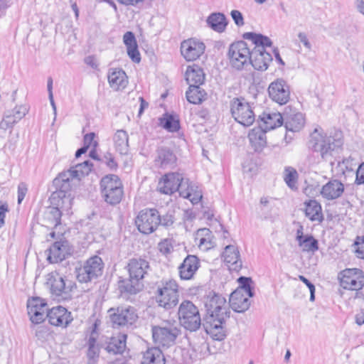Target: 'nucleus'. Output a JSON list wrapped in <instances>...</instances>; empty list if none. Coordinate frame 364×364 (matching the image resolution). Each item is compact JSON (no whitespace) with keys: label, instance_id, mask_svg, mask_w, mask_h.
I'll return each instance as SVG.
<instances>
[{"label":"nucleus","instance_id":"nucleus-1","mask_svg":"<svg viewBox=\"0 0 364 364\" xmlns=\"http://www.w3.org/2000/svg\"><path fill=\"white\" fill-rule=\"evenodd\" d=\"M204 303L208 314L203 323L205 331L210 333L214 340H224L227 334L223 324L230 315V311L225 307L226 299L213 291H210Z\"/></svg>","mask_w":364,"mask_h":364},{"label":"nucleus","instance_id":"nucleus-2","mask_svg":"<svg viewBox=\"0 0 364 364\" xmlns=\"http://www.w3.org/2000/svg\"><path fill=\"white\" fill-rule=\"evenodd\" d=\"M343 142L341 137L328 136L317 133V130L311 134L309 141V147L313 151L318 152L321 158L327 161L333 156V152L341 148Z\"/></svg>","mask_w":364,"mask_h":364},{"label":"nucleus","instance_id":"nucleus-3","mask_svg":"<svg viewBox=\"0 0 364 364\" xmlns=\"http://www.w3.org/2000/svg\"><path fill=\"white\" fill-rule=\"evenodd\" d=\"M102 198L109 205L119 204L124 196V187L119 177L115 174H107L100 181Z\"/></svg>","mask_w":364,"mask_h":364},{"label":"nucleus","instance_id":"nucleus-4","mask_svg":"<svg viewBox=\"0 0 364 364\" xmlns=\"http://www.w3.org/2000/svg\"><path fill=\"white\" fill-rule=\"evenodd\" d=\"M178 284L173 279L161 280L155 292L156 301L166 310L175 307L178 303Z\"/></svg>","mask_w":364,"mask_h":364},{"label":"nucleus","instance_id":"nucleus-5","mask_svg":"<svg viewBox=\"0 0 364 364\" xmlns=\"http://www.w3.org/2000/svg\"><path fill=\"white\" fill-rule=\"evenodd\" d=\"M104 267L105 264L100 257L92 256L80 263L79 267H75L76 278L80 283L90 282L102 275Z\"/></svg>","mask_w":364,"mask_h":364},{"label":"nucleus","instance_id":"nucleus-6","mask_svg":"<svg viewBox=\"0 0 364 364\" xmlns=\"http://www.w3.org/2000/svg\"><path fill=\"white\" fill-rule=\"evenodd\" d=\"M181 325L191 332L196 331L201 326V318L198 307L191 301L184 300L178 311Z\"/></svg>","mask_w":364,"mask_h":364},{"label":"nucleus","instance_id":"nucleus-7","mask_svg":"<svg viewBox=\"0 0 364 364\" xmlns=\"http://www.w3.org/2000/svg\"><path fill=\"white\" fill-rule=\"evenodd\" d=\"M110 321L114 328L126 327L134 329L136 327L139 316L133 306L111 308L108 311Z\"/></svg>","mask_w":364,"mask_h":364},{"label":"nucleus","instance_id":"nucleus-8","mask_svg":"<svg viewBox=\"0 0 364 364\" xmlns=\"http://www.w3.org/2000/svg\"><path fill=\"white\" fill-rule=\"evenodd\" d=\"M228 58L230 65L241 70L248 65L251 60V51L246 42L239 41L231 43L228 52Z\"/></svg>","mask_w":364,"mask_h":364},{"label":"nucleus","instance_id":"nucleus-9","mask_svg":"<svg viewBox=\"0 0 364 364\" xmlns=\"http://www.w3.org/2000/svg\"><path fill=\"white\" fill-rule=\"evenodd\" d=\"M230 112L236 122L249 127L255 120V115L248 102L244 98L235 97L230 101Z\"/></svg>","mask_w":364,"mask_h":364},{"label":"nucleus","instance_id":"nucleus-10","mask_svg":"<svg viewBox=\"0 0 364 364\" xmlns=\"http://www.w3.org/2000/svg\"><path fill=\"white\" fill-rule=\"evenodd\" d=\"M135 223L139 232L149 235L160 225V213L156 208L143 209L139 213Z\"/></svg>","mask_w":364,"mask_h":364},{"label":"nucleus","instance_id":"nucleus-11","mask_svg":"<svg viewBox=\"0 0 364 364\" xmlns=\"http://www.w3.org/2000/svg\"><path fill=\"white\" fill-rule=\"evenodd\" d=\"M151 331L154 341L163 346L173 345L177 337L181 334V329L170 323L164 326H154Z\"/></svg>","mask_w":364,"mask_h":364},{"label":"nucleus","instance_id":"nucleus-12","mask_svg":"<svg viewBox=\"0 0 364 364\" xmlns=\"http://www.w3.org/2000/svg\"><path fill=\"white\" fill-rule=\"evenodd\" d=\"M341 274V285L343 289L359 290L364 286V273L360 269H346Z\"/></svg>","mask_w":364,"mask_h":364},{"label":"nucleus","instance_id":"nucleus-13","mask_svg":"<svg viewBox=\"0 0 364 364\" xmlns=\"http://www.w3.org/2000/svg\"><path fill=\"white\" fill-rule=\"evenodd\" d=\"M46 280V285L53 296H60L68 294L71 290V282L65 279L56 271L49 273Z\"/></svg>","mask_w":364,"mask_h":364},{"label":"nucleus","instance_id":"nucleus-14","mask_svg":"<svg viewBox=\"0 0 364 364\" xmlns=\"http://www.w3.org/2000/svg\"><path fill=\"white\" fill-rule=\"evenodd\" d=\"M27 310L30 320L34 324L43 322L46 319L45 314L48 311L46 302L39 297H33L28 300Z\"/></svg>","mask_w":364,"mask_h":364},{"label":"nucleus","instance_id":"nucleus-15","mask_svg":"<svg viewBox=\"0 0 364 364\" xmlns=\"http://www.w3.org/2000/svg\"><path fill=\"white\" fill-rule=\"evenodd\" d=\"M127 335L125 333L105 336L104 340L100 341V347L110 355H121L127 348Z\"/></svg>","mask_w":364,"mask_h":364},{"label":"nucleus","instance_id":"nucleus-16","mask_svg":"<svg viewBox=\"0 0 364 364\" xmlns=\"http://www.w3.org/2000/svg\"><path fill=\"white\" fill-rule=\"evenodd\" d=\"M205 49V44L196 38L184 40L181 44V55L187 61H193L199 58Z\"/></svg>","mask_w":364,"mask_h":364},{"label":"nucleus","instance_id":"nucleus-17","mask_svg":"<svg viewBox=\"0 0 364 364\" xmlns=\"http://www.w3.org/2000/svg\"><path fill=\"white\" fill-rule=\"evenodd\" d=\"M73 248L66 240L55 242L48 249V260L50 263H58L70 256Z\"/></svg>","mask_w":364,"mask_h":364},{"label":"nucleus","instance_id":"nucleus-18","mask_svg":"<svg viewBox=\"0 0 364 364\" xmlns=\"http://www.w3.org/2000/svg\"><path fill=\"white\" fill-rule=\"evenodd\" d=\"M183 176L181 173L172 172L164 176L159 183V190L161 193L171 195L180 191Z\"/></svg>","mask_w":364,"mask_h":364},{"label":"nucleus","instance_id":"nucleus-19","mask_svg":"<svg viewBox=\"0 0 364 364\" xmlns=\"http://www.w3.org/2000/svg\"><path fill=\"white\" fill-rule=\"evenodd\" d=\"M268 92L272 100L281 105L286 104L290 97L289 86L283 79L272 82L268 87Z\"/></svg>","mask_w":364,"mask_h":364},{"label":"nucleus","instance_id":"nucleus-20","mask_svg":"<svg viewBox=\"0 0 364 364\" xmlns=\"http://www.w3.org/2000/svg\"><path fill=\"white\" fill-rule=\"evenodd\" d=\"M97 324L95 322L92 324V331L87 338L85 346L87 347L86 357L87 364H97L100 358V343H97L98 332L97 331Z\"/></svg>","mask_w":364,"mask_h":364},{"label":"nucleus","instance_id":"nucleus-21","mask_svg":"<svg viewBox=\"0 0 364 364\" xmlns=\"http://www.w3.org/2000/svg\"><path fill=\"white\" fill-rule=\"evenodd\" d=\"M46 318L51 325L62 327H66L73 321L71 313L61 306L49 309Z\"/></svg>","mask_w":364,"mask_h":364},{"label":"nucleus","instance_id":"nucleus-22","mask_svg":"<svg viewBox=\"0 0 364 364\" xmlns=\"http://www.w3.org/2000/svg\"><path fill=\"white\" fill-rule=\"evenodd\" d=\"M258 125L266 131L274 129L284 123V117L279 112L266 110L259 116Z\"/></svg>","mask_w":364,"mask_h":364},{"label":"nucleus","instance_id":"nucleus-23","mask_svg":"<svg viewBox=\"0 0 364 364\" xmlns=\"http://www.w3.org/2000/svg\"><path fill=\"white\" fill-rule=\"evenodd\" d=\"M149 269V262L141 257L129 259L127 265V270L130 278L139 282L144 278Z\"/></svg>","mask_w":364,"mask_h":364},{"label":"nucleus","instance_id":"nucleus-24","mask_svg":"<svg viewBox=\"0 0 364 364\" xmlns=\"http://www.w3.org/2000/svg\"><path fill=\"white\" fill-rule=\"evenodd\" d=\"M296 240L303 252H315L319 249L318 241L312 235H304V226L298 223Z\"/></svg>","mask_w":364,"mask_h":364},{"label":"nucleus","instance_id":"nucleus-25","mask_svg":"<svg viewBox=\"0 0 364 364\" xmlns=\"http://www.w3.org/2000/svg\"><path fill=\"white\" fill-rule=\"evenodd\" d=\"M200 267V260L197 256L188 255L178 267L181 279L188 280L193 277Z\"/></svg>","mask_w":364,"mask_h":364},{"label":"nucleus","instance_id":"nucleus-26","mask_svg":"<svg viewBox=\"0 0 364 364\" xmlns=\"http://www.w3.org/2000/svg\"><path fill=\"white\" fill-rule=\"evenodd\" d=\"M223 257L230 271L239 272L241 269L242 265L240 252L235 246L227 245L223 252Z\"/></svg>","mask_w":364,"mask_h":364},{"label":"nucleus","instance_id":"nucleus-27","mask_svg":"<svg viewBox=\"0 0 364 364\" xmlns=\"http://www.w3.org/2000/svg\"><path fill=\"white\" fill-rule=\"evenodd\" d=\"M344 192L343 184L337 179L330 180L321 190L323 198L332 200L340 198Z\"/></svg>","mask_w":364,"mask_h":364},{"label":"nucleus","instance_id":"nucleus-28","mask_svg":"<svg viewBox=\"0 0 364 364\" xmlns=\"http://www.w3.org/2000/svg\"><path fill=\"white\" fill-rule=\"evenodd\" d=\"M250 297L241 293V290H235L229 299V304L231 309L237 313H243L250 306Z\"/></svg>","mask_w":364,"mask_h":364},{"label":"nucleus","instance_id":"nucleus-29","mask_svg":"<svg viewBox=\"0 0 364 364\" xmlns=\"http://www.w3.org/2000/svg\"><path fill=\"white\" fill-rule=\"evenodd\" d=\"M272 61V56L269 52L259 50H251V60L249 65L251 64L255 70H266Z\"/></svg>","mask_w":364,"mask_h":364},{"label":"nucleus","instance_id":"nucleus-30","mask_svg":"<svg viewBox=\"0 0 364 364\" xmlns=\"http://www.w3.org/2000/svg\"><path fill=\"white\" fill-rule=\"evenodd\" d=\"M267 132L259 125L250 131L248 138L255 151L259 152L266 146Z\"/></svg>","mask_w":364,"mask_h":364},{"label":"nucleus","instance_id":"nucleus-31","mask_svg":"<svg viewBox=\"0 0 364 364\" xmlns=\"http://www.w3.org/2000/svg\"><path fill=\"white\" fill-rule=\"evenodd\" d=\"M75 179L68 171H64L58 174L53 180V186L55 191L53 193L59 195L72 193L70 181Z\"/></svg>","mask_w":364,"mask_h":364},{"label":"nucleus","instance_id":"nucleus-32","mask_svg":"<svg viewBox=\"0 0 364 364\" xmlns=\"http://www.w3.org/2000/svg\"><path fill=\"white\" fill-rule=\"evenodd\" d=\"M156 163L163 168L171 167L176 163V156L168 147L161 146L156 150Z\"/></svg>","mask_w":364,"mask_h":364},{"label":"nucleus","instance_id":"nucleus-33","mask_svg":"<svg viewBox=\"0 0 364 364\" xmlns=\"http://www.w3.org/2000/svg\"><path fill=\"white\" fill-rule=\"evenodd\" d=\"M186 80L189 85H200L205 81V75L203 70L196 64L187 67Z\"/></svg>","mask_w":364,"mask_h":364},{"label":"nucleus","instance_id":"nucleus-34","mask_svg":"<svg viewBox=\"0 0 364 364\" xmlns=\"http://www.w3.org/2000/svg\"><path fill=\"white\" fill-rule=\"evenodd\" d=\"M242 38L244 39L250 40L255 45L252 50H259L260 51H266L265 48L272 46V40L261 33H256L254 32H246L243 33Z\"/></svg>","mask_w":364,"mask_h":364},{"label":"nucleus","instance_id":"nucleus-35","mask_svg":"<svg viewBox=\"0 0 364 364\" xmlns=\"http://www.w3.org/2000/svg\"><path fill=\"white\" fill-rule=\"evenodd\" d=\"M108 82L112 88L119 90L127 85V75L122 69L110 68L108 73Z\"/></svg>","mask_w":364,"mask_h":364},{"label":"nucleus","instance_id":"nucleus-36","mask_svg":"<svg viewBox=\"0 0 364 364\" xmlns=\"http://www.w3.org/2000/svg\"><path fill=\"white\" fill-rule=\"evenodd\" d=\"M305 215L311 221H318L321 223L324 218L322 213L321 204L316 200H309L304 202Z\"/></svg>","mask_w":364,"mask_h":364},{"label":"nucleus","instance_id":"nucleus-37","mask_svg":"<svg viewBox=\"0 0 364 364\" xmlns=\"http://www.w3.org/2000/svg\"><path fill=\"white\" fill-rule=\"evenodd\" d=\"M284 122L287 132L294 133L303 128L305 120L302 113L296 112L284 117Z\"/></svg>","mask_w":364,"mask_h":364},{"label":"nucleus","instance_id":"nucleus-38","mask_svg":"<svg viewBox=\"0 0 364 364\" xmlns=\"http://www.w3.org/2000/svg\"><path fill=\"white\" fill-rule=\"evenodd\" d=\"M196 240H198V247L203 251L210 250L215 245L212 232L208 228L199 229L196 232Z\"/></svg>","mask_w":364,"mask_h":364},{"label":"nucleus","instance_id":"nucleus-39","mask_svg":"<svg viewBox=\"0 0 364 364\" xmlns=\"http://www.w3.org/2000/svg\"><path fill=\"white\" fill-rule=\"evenodd\" d=\"M143 286L141 282L132 279L130 277L129 279L119 281V290L121 294H136L141 290Z\"/></svg>","mask_w":364,"mask_h":364},{"label":"nucleus","instance_id":"nucleus-40","mask_svg":"<svg viewBox=\"0 0 364 364\" xmlns=\"http://www.w3.org/2000/svg\"><path fill=\"white\" fill-rule=\"evenodd\" d=\"M141 364H165V357L159 348H148L143 354Z\"/></svg>","mask_w":364,"mask_h":364},{"label":"nucleus","instance_id":"nucleus-41","mask_svg":"<svg viewBox=\"0 0 364 364\" xmlns=\"http://www.w3.org/2000/svg\"><path fill=\"white\" fill-rule=\"evenodd\" d=\"M73 197L72 193L59 195L58 193H52L50 197L51 204L59 208L62 212L69 211L73 205Z\"/></svg>","mask_w":364,"mask_h":364},{"label":"nucleus","instance_id":"nucleus-42","mask_svg":"<svg viewBox=\"0 0 364 364\" xmlns=\"http://www.w3.org/2000/svg\"><path fill=\"white\" fill-rule=\"evenodd\" d=\"M207 332L205 335L196 336L195 334L187 336L189 345L196 353L203 354L209 349V345L206 341Z\"/></svg>","mask_w":364,"mask_h":364},{"label":"nucleus","instance_id":"nucleus-43","mask_svg":"<svg viewBox=\"0 0 364 364\" xmlns=\"http://www.w3.org/2000/svg\"><path fill=\"white\" fill-rule=\"evenodd\" d=\"M207 23L215 31L222 33L225 30L228 21L223 14L213 13L208 17Z\"/></svg>","mask_w":364,"mask_h":364},{"label":"nucleus","instance_id":"nucleus-44","mask_svg":"<svg viewBox=\"0 0 364 364\" xmlns=\"http://www.w3.org/2000/svg\"><path fill=\"white\" fill-rule=\"evenodd\" d=\"M114 142L116 150L121 154L124 155L129 151V136L123 129L117 130L114 136Z\"/></svg>","mask_w":364,"mask_h":364},{"label":"nucleus","instance_id":"nucleus-45","mask_svg":"<svg viewBox=\"0 0 364 364\" xmlns=\"http://www.w3.org/2000/svg\"><path fill=\"white\" fill-rule=\"evenodd\" d=\"M159 120V124L169 132H176L180 129L179 119L173 114L165 113Z\"/></svg>","mask_w":364,"mask_h":364},{"label":"nucleus","instance_id":"nucleus-46","mask_svg":"<svg viewBox=\"0 0 364 364\" xmlns=\"http://www.w3.org/2000/svg\"><path fill=\"white\" fill-rule=\"evenodd\" d=\"M93 164L89 160L70 167L67 171L75 179L80 181L85 176H87L92 171Z\"/></svg>","mask_w":364,"mask_h":364},{"label":"nucleus","instance_id":"nucleus-47","mask_svg":"<svg viewBox=\"0 0 364 364\" xmlns=\"http://www.w3.org/2000/svg\"><path fill=\"white\" fill-rule=\"evenodd\" d=\"M187 100L194 105L200 104L205 99L206 92L199 85H189L186 92Z\"/></svg>","mask_w":364,"mask_h":364},{"label":"nucleus","instance_id":"nucleus-48","mask_svg":"<svg viewBox=\"0 0 364 364\" xmlns=\"http://www.w3.org/2000/svg\"><path fill=\"white\" fill-rule=\"evenodd\" d=\"M62 210L55 207H49L45 213L44 219L48 220L55 228L61 223Z\"/></svg>","mask_w":364,"mask_h":364},{"label":"nucleus","instance_id":"nucleus-49","mask_svg":"<svg viewBox=\"0 0 364 364\" xmlns=\"http://www.w3.org/2000/svg\"><path fill=\"white\" fill-rule=\"evenodd\" d=\"M239 287L236 290H241V293L245 291L248 297H253L255 295L253 281L251 277L241 276L237 279Z\"/></svg>","mask_w":364,"mask_h":364},{"label":"nucleus","instance_id":"nucleus-50","mask_svg":"<svg viewBox=\"0 0 364 364\" xmlns=\"http://www.w3.org/2000/svg\"><path fill=\"white\" fill-rule=\"evenodd\" d=\"M19 121L16 119L11 111L7 110L4 114V117L0 122V128L4 130L12 129Z\"/></svg>","mask_w":364,"mask_h":364},{"label":"nucleus","instance_id":"nucleus-51","mask_svg":"<svg viewBox=\"0 0 364 364\" xmlns=\"http://www.w3.org/2000/svg\"><path fill=\"white\" fill-rule=\"evenodd\" d=\"M285 171L287 172V173L284 176V181L287 186L289 188H292L295 186V183L296 182L298 173L296 171L291 167H287L285 168Z\"/></svg>","mask_w":364,"mask_h":364},{"label":"nucleus","instance_id":"nucleus-52","mask_svg":"<svg viewBox=\"0 0 364 364\" xmlns=\"http://www.w3.org/2000/svg\"><path fill=\"white\" fill-rule=\"evenodd\" d=\"M100 161L105 163L111 171H116L118 168L117 162L113 154L109 151L106 152L102 158H101Z\"/></svg>","mask_w":364,"mask_h":364},{"label":"nucleus","instance_id":"nucleus-53","mask_svg":"<svg viewBox=\"0 0 364 364\" xmlns=\"http://www.w3.org/2000/svg\"><path fill=\"white\" fill-rule=\"evenodd\" d=\"M28 110L29 107L26 105H16L13 109H10L18 121L28 114Z\"/></svg>","mask_w":364,"mask_h":364},{"label":"nucleus","instance_id":"nucleus-54","mask_svg":"<svg viewBox=\"0 0 364 364\" xmlns=\"http://www.w3.org/2000/svg\"><path fill=\"white\" fill-rule=\"evenodd\" d=\"M356 257L364 259V236H358L354 242Z\"/></svg>","mask_w":364,"mask_h":364},{"label":"nucleus","instance_id":"nucleus-55","mask_svg":"<svg viewBox=\"0 0 364 364\" xmlns=\"http://www.w3.org/2000/svg\"><path fill=\"white\" fill-rule=\"evenodd\" d=\"M181 196L189 199L193 204L198 203L203 198L201 193L199 191H194L193 194H191L185 190L181 191Z\"/></svg>","mask_w":364,"mask_h":364},{"label":"nucleus","instance_id":"nucleus-56","mask_svg":"<svg viewBox=\"0 0 364 364\" xmlns=\"http://www.w3.org/2000/svg\"><path fill=\"white\" fill-rule=\"evenodd\" d=\"M158 248L161 253L164 255L170 254L173 250V246L171 241L168 239H165L158 244Z\"/></svg>","mask_w":364,"mask_h":364},{"label":"nucleus","instance_id":"nucleus-57","mask_svg":"<svg viewBox=\"0 0 364 364\" xmlns=\"http://www.w3.org/2000/svg\"><path fill=\"white\" fill-rule=\"evenodd\" d=\"M127 55L130 59L136 63H139L141 61V55L139 51L138 45H135L129 48H127Z\"/></svg>","mask_w":364,"mask_h":364},{"label":"nucleus","instance_id":"nucleus-58","mask_svg":"<svg viewBox=\"0 0 364 364\" xmlns=\"http://www.w3.org/2000/svg\"><path fill=\"white\" fill-rule=\"evenodd\" d=\"M175 218L173 212L168 211L164 215L160 214V225L168 228L171 226L174 223Z\"/></svg>","mask_w":364,"mask_h":364},{"label":"nucleus","instance_id":"nucleus-59","mask_svg":"<svg viewBox=\"0 0 364 364\" xmlns=\"http://www.w3.org/2000/svg\"><path fill=\"white\" fill-rule=\"evenodd\" d=\"M123 42L127 48L137 45L135 36L132 31H127L124 34Z\"/></svg>","mask_w":364,"mask_h":364},{"label":"nucleus","instance_id":"nucleus-60","mask_svg":"<svg viewBox=\"0 0 364 364\" xmlns=\"http://www.w3.org/2000/svg\"><path fill=\"white\" fill-rule=\"evenodd\" d=\"M299 280L301 281L304 284H306V286L309 288L310 291V301H314L315 300V286L314 284L311 282L307 278H306L303 275H300L299 277Z\"/></svg>","mask_w":364,"mask_h":364},{"label":"nucleus","instance_id":"nucleus-61","mask_svg":"<svg viewBox=\"0 0 364 364\" xmlns=\"http://www.w3.org/2000/svg\"><path fill=\"white\" fill-rule=\"evenodd\" d=\"M231 17L236 26H242L245 24L242 14L238 10H232L230 13Z\"/></svg>","mask_w":364,"mask_h":364},{"label":"nucleus","instance_id":"nucleus-62","mask_svg":"<svg viewBox=\"0 0 364 364\" xmlns=\"http://www.w3.org/2000/svg\"><path fill=\"white\" fill-rule=\"evenodd\" d=\"M95 136V134L94 132L85 134L83 138V146H86L87 149H89L90 146L92 145L95 148L97 145V142L94 141Z\"/></svg>","mask_w":364,"mask_h":364},{"label":"nucleus","instance_id":"nucleus-63","mask_svg":"<svg viewBox=\"0 0 364 364\" xmlns=\"http://www.w3.org/2000/svg\"><path fill=\"white\" fill-rule=\"evenodd\" d=\"M269 200L267 197H262L260 199V205H261V211H262V217L264 219L269 218V215L266 213L267 210L269 207Z\"/></svg>","mask_w":364,"mask_h":364},{"label":"nucleus","instance_id":"nucleus-64","mask_svg":"<svg viewBox=\"0 0 364 364\" xmlns=\"http://www.w3.org/2000/svg\"><path fill=\"white\" fill-rule=\"evenodd\" d=\"M355 183L358 185L364 184V162L359 166L356 171Z\"/></svg>","mask_w":364,"mask_h":364}]
</instances>
